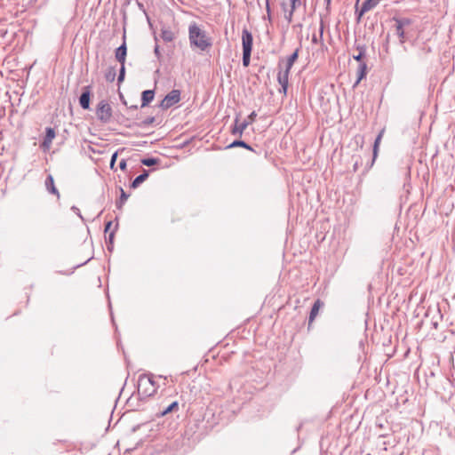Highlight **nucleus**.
Here are the masks:
<instances>
[{"instance_id":"obj_22","label":"nucleus","mask_w":455,"mask_h":455,"mask_svg":"<svg viewBox=\"0 0 455 455\" xmlns=\"http://www.w3.org/2000/svg\"><path fill=\"white\" fill-rule=\"evenodd\" d=\"M323 29H324V24H323V20H321L320 28H319V37L315 34H314L312 36L313 44L321 43V44H323Z\"/></svg>"},{"instance_id":"obj_20","label":"nucleus","mask_w":455,"mask_h":455,"mask_svg":"<svg viewBox=\"0 0 455 455\" xmlns=\"http://www.w3.org/2000/svg\"><path fill=\"white\" fill-rule=\"evenodd\" d=\"M119 189H120L121 195H120L119 199H117L116 202V206L118 210H121L123 208V205L125 204L126 200L128 199L129 194H127L121 187L119 188Z\"/></svg>"},{"instance_id":"obj_30","label":"nucleus","mask_w":455,"mask_h":455,"mask_svg":"<svg viewBox=\"0 0 455 455\" xmlns=\"http://www.w3.org/2000/svg\"><path fill=\"white\" fill-rule=\"evenodd\" d=\"M155 117L154 116H149L144 120H142L140 122V124H139L140 127H146V126H148L150 124H152L154 122H155Z\"/></svg>"},{"instance_id":"obj_36","label":"nucleus","mask_w":455,"mask_h":455,"mask_svg":"<svg viewBox=\"0 0 455 455\" xmlns=\"http://www.w3.org/2000/svg\"><path fill=\"white\" fill-rule=\"evenodd\" d=\"M117 159V152H115L112 156H111V160H110V168L111 169H114V165L116 164V161Z\"/></svg>"},{"instance_id":"obj_33","label":"nucleus","mask_w":455,"mask_h":455,"mask_svg":"<svg viewBox=\"0 0 455 455\" xmlns=\"http://www.w3.org/2000/svg\"><path fill=\"white\" fill-rule=\"evenodd\" d=\"M364 56H365V54H363L362 52H357V54L353 55V59L355 60L358 61L359 63H361V62H363V59Z\"/></svg>"},{"instance_id":"obj_3","label":"nucleus","mask_w":455,"mask_h":455,"mask_svg":"<svg viewBox=\"0 0 455 455\" xmlns=\"http://www.w3.org/2000/svg\"><path fill=\"white\" fill-rule=\"evenodd\" d=\"M148 375L143 374L138 379V392L145 397H149L156 393V387H151Z\"/></svg>"},{"instance_id":"obj_46","label":"nucleus","mask_w":455,"mask_h":455,"mask_svg":"<svg viewBox=\"0 0 455 455\" xmlns=\"http://www.w3.org/2000/svg\"><path fill=\"white\" fill-rule=\"evenodd\" d=\"M267 12L268 18H270V7H269V4H268L267 0Z\"/></svg>"},{"instance_id":"obj_29","label":"nucleus","mask_w":455,"mask_h":455,"mask_svg":"<svg viewBox=\"0 0 455 455\" xmlns=\"http://www.w3.org/2000/svg\"><path fill=\"white\" fill-rule=\"evenodd\" d=\"M118 224L116 223L115 226L114 230H112L108 235V250L111 251L113 247V241L115 236V231L117 229Z\"/></svg>"},{"instance_id":"obj_49","label":"nucleus","mask_w":455,"mask_h":455,"mask_svg":"<svg viewBox=\"0 0 455 455\" xmlns=\"http://www.w3.org/2000/svg\"><path fill=\"white\" fill-rule=\"evenodd\" d=\"M438 314H440V310L438 309ZM439 318L442 319V315H439Z\"/></svg>"},{"instance_id":"obj_1","label":"nucleus","mask_w":455,"mask_h":455,"mask_svg":"<svg viewBox=\"0 0 455 455\" xmlns=\"http://www.w3.org/2000/svg\"><path fill=\"white\" fill-rule=\"evenodd\" d=\"M188 39L192 48H197L202 52H205L212 46V38L196 22L191 23L188 27Z\"/></svg>"},{"instance_id":"obj_28","label":"nucleus","mask_w":455,"mask_h":455,"mask_svg":"<svg viewBox=\"0 0 455 455\" xmlns=\"http://www.w3.org/2000/svg\"><path fill=\"white\" fill-rule=\"evenodd\" d=\"M251 55V52L243 51V67H248L250 65Z\"/></svg>"},{"instance_id":"obj_5","label":"nucleus","mask_w":455,"mask_h":455,"mask_svg":"<svg viewBox=\"0 0 455 455\" xmlns=\"http://www.w3.org/2000/svg\"><path fill=\"white\" fill-rule=\"evenodd\" d=\"M281 65H282V60H280L278 63V68H280V70L277 74V81H278L279 84L281 85V88L279 89V92L283 93V95H286L287 89H288L290 71L283 70L281 68Z\"/></svg>"},{"instance_id":"obj_12","label":"nucleus","mask_w":455,"mask_h":455,"mask_svg":"<svg viewBox=\"0 0 455 455\" xmlns=\"http://www.w3.org/2000/svg\"><path fill=\"white\" fill-rule=\"evenodd\" d=\"M367 68V64L365 62L359 63L356 71L357 78L353 85L354 88L356 87L360 84V82L366 76Z\"/></svg>"},{"instance_id":"obj_37","label":"nucleus","mask_w":455,"mask_h":455,"mask_svg":"<svg viewBox=\"0 0 455 455\" xmlns=\"http://www.w3.org/2000/svg\"><path fill=\"white\" fill-rule=\"evenodd\" d=\"M154 52H155V55L157 57V59H160L161 58V52H160V47L159 45H156L155 46V49H154Z\"/></svg>"},{"instance_id":"obj_42","label":"nucleus","mask_w":455,"mask_h":455,"mask_svg":"<svg viewBox=\"0 0 455 455\" xmlns=\"http://www.w3.org/2000/svg\"><path fill=\"white\" fill-rule=\"evenodd\" d=\"M149 376V379H150V384H151V387H156L157 388V386H156V381L154 380L153 379V376L152 375H148Z\"/></svg>"},{"instance_id":"obj_10","label":"nucleus","mask_w":455,"mask_h":455,"mask_svg":"<svg viewBox=\"0 0 455 455\" xmlns=\"http://www.w3.org/2000/svg\"><path fill=\"white\" fill-rule=\"evenodd\" d=\"M55 138V131L52 127H46L45 129V136L42 142V147L45 148H50L52 140Z\"/></svg>"},{"instance_id":"obj_21","label":"nucleus","mask_w":455,"mask_h":455,"mask_svg":"<svg viewBox=\"0 0 455 455\" xmlns=\"http://www.w3.org/2000/svg\"><path fill=\"white\" fill-rule=\"evenodd\" d=\"M236 147H241V148H246L250 151H254V149L249 144H247L245 141H243L242 140H234L232 143H230L227 147V148H236Z\"/></svg>"},{"instance_id":"obj_19","label":"nucleus","mask_w":455,"mask_h":455,"mask_svg":"<svg viewBox=\"0 0 455 455\" xmlns=\"http://www.w3.org/2000/svg\"><path fill=\"white\" fill-rule=\"evenodd\" d=\"M160 36L166 43L172 42L175 38L174 33L170 28H165L161 29Z\"/></svg>"},{"instance_id":"obj_15","label":"nucleus","mask_w":455,"mask_h":455,"mask_svg":"<svg viewBox=\"0 0 455 455\" xmlns=\"http://www.w3.org/2000/svg\"><path fill=\"white\" fill-rule=\"evenodd\" d=\"M379 3V0H365L362 5L361 10L359 12V17L363 15V13L367 12L368 11L373 9L377 4Z\"/></svg>"},{"instance_id":"obj_17","label":"nucleus","mask_w":455,"mask_h":455,"mask_svg":"<svg viewBox=\"0 0 455 455\" xmlns=\"http://www.w3.org/2000/svg\"><path fill=\"white\" fill-rule=\"evenodd\" d=\"M300 47H298L286 60L285 68L284 70L291 71L293 64L299 58Z\"/></svg>"},{"instance_id":"obj_16","label":"nucleus","mask_w":455,"mask_h":455,"mask_svg":"<svg viewBox=\"0 0 455 455\" xmlns=\"http://www.w3.org/2000/svg\"><path fill=\"white\" fill-rule=\"evenodd\" d=\"M384 132H385V129L383 128L378 134V136L376 137L375 139V141H374V144H373V153H372V160H371V164L370 165V167L372 166L377 156H378V152H379V144H380V141H381V139L384 135Z\"/></svg>"},{"instance_id":"obj_13","label":"nucleus","mask_w":455,"mask_h":455,"mask_svg":"<svg viewBox=\"0 0 455 455\" xmlns=\"http://www.w3.org/2000/svg\"><path fill=\"white\" fill-rule=\"evenodd\" d=\"M155 91L154 90H145L141 93V108H145L150 104V102L154 100Z\"/></svg>"},{"instance_id":"obj_4","label":"nucleus","mask_w":455,"mask_h":455,"mask_svg":"<svg viewBox=\"0 0 455 455\" xmlns=\"http://www.w3.org/2000/svg\"><path fill=\"white\" fill-rule=\"evenodd\" d=\"M180 100V92L179 90L171 91L161 101L160 108L168 109Z\"/></svg>"},{"instance_id":"obj_11","label":"nucleus","mask_w":455,"mask_h":455,"mask_svg":"<svg viewBox=\"0 0 455 455\" xmlns=\"http://www.w3.org/2000/svg\"><path fill=\"white\" fill-rule=\"evenodd\" d=\"M249 125V122H242L239 123L238 117L235 119V125L231 131V133L235 136L241 137L243 135V131L247 128Z\"/></svg>"},{"instance_id":"obj_23","label":"nucleus","mask_w":455,"mask_h":455,"mask_svg":"<svg viewBox=\"0 0 455 455\" xmlns=\"http://www.w3.org/2000/svg\"><path fill=\"white\" fill-rule=\"evenodd\" d=\"M179 410V403L177 401H173L171 404H169L166 408H164L161 412V416H164L168 413L177 411Z\"/></svg>"},{"instance_id":"obj_45","label":"nucleus","mask_w":455,"mask_h":455,"mask_svg":"<svg viewBox=\"0 0 455 455\" xmlns=\"http://www.w3.org/2000/svg\"><path fill=\"white\" fill-rule=\"evenodd\" d=\"M324 1H325V3H326V10H327V12H328V11H329V9H330V5H331V0H324Z\"/></svg>"},{"instance_id":"obj_43","label":"nucleus","mask_w":455,"mask_h":455,"mask_svg":"<svg viewBox=\"0 0 455 455\" xmlns=\"http://www.w3.org/2000/svg\"><path fill=\"white\" fill-rule=\"evenodd\" d=\"M431 324L435 329L438 328V321L437 320H432Z\"/></svg>"},{"instance_id":"obj_7","label":"nucleus","mask_w":455,"mask_h":455,"mask_svg":"<svg viewBox=\"0 0 455 455\" xmlns=\"http://www.w3.org/2000/svg\"><path fill=\"white\" fill-rule=\"evenodd\" d=\"M253 44V37L251 33L247 29L243 28L242 32V45L243 51L251 52Z\"/></svg>"},{"instance_id":"obj_32","label":"nucleus","mask_w":455,"mask_h":455,"mask_svg":"<svg viewBox=\"0 0 455 455\" xmlns=\"http://www.w3.org/2000/svg\"><path fill=\"white\" fill-rule=\"evenodd\" d=\"M257 116V114L255 111H252L247 118L244 120V122H249V124H252L255 121V118Z\"/></svg>"},{"instance_id":"obj_31","label":"nucleus","mask_w":455,"mask_h":455,"mask_svg":"<svg viewBox=\"0 0 455 455\" xmlns=\"http://www.w3.org/2000/svg\"><path fill=\"white\" fill-rule=\"evenodd\" d=\"M124 76H125V67H124V64H121L119 75L117 77L118 84L122 83L124 80Z\"/></svg>"},{"instance_id":"obj_44","label":"nucleus","mask_w":455,"mask_h":455,"mask_svg":"<svg viewBox=\"0 0 455 455\" xmlns=\"http://www.w3.org/2000/svg\"><path fill=\"white\" fill-rule=\"evenodd\" d=\"M358 167H359V163H358V161L356 160V161L355 162V164H354V166H353L354 171H355V172H356V171L358 170Z\"/></svg>"},{"instance_id":"obj_48","label":"nucleus","mask_w":455,"mask_h":455,"mask_svg":"<svg viewBox=\"0 0 455 455\" xmlns=\"http://www.w3.org/2000/svg\"><path fill=\"white\" fill-rule=\"evenodd\" d=\"M120 98H121V101L123 102V104L127 105L126 100H125V99L124 98V96H122V95H121V97H120Z\"/></svg>"},{"instance_id":"obj_35","label":"nucleus","mask_w":455,"mask_h":455,"mask_svg":"<svg viewBox=\"0 0 455 455\" xmlns=\"http://www.w3.org/2000/svg\"><path fill=\"white\" fill-rule=\"evenodd\" d=\"M355 49L358 52L365 54L366 46L364 44H356Z\"/></svg>"},{"instance_id":"obj_39","label":"nucleus","mask_w":455,"mask_h":455,"mask_svg":"<svg viewBox=\"0 0 455 455\" xmlns=\"http://www.w3.org/2000/svg\"><path fill=\"white\" fill-rule=\"evenodd\" d=\"M112 225H113V222H112L111 220L108 221V222L106 223V225H105L104 232H105V233H108V232L110 230V228H111V227H112Z\"/></svg>"},{"instance_id":"obj_26","label":"nucleus","mask_w":455,"mask_h":455,"mask_svg":"<svg viewBox=\"0 0 455 455\" xmlns=\"http://www.w3.org/2000/svg\"><path fill=\"white\" fill-rule=\"evenodd\" d=\"M395 30H396V34L400 39V42L404 43L406 38H405V33L403 30V27H401V24L395 23Z\"/></svg>"},{"instance_id":"obj_25","label":"nucleus","mask_w":455,"mask_h":455,"mask_svg":"<svg viewBox=\"0 0 455 455\" xmlns=\"http://www.w3.org/2000/svg\"><path fill=\"white\" fill-rule=\"evenodd\" d=\"M140 162L143 165L150 167V166H154V165L157 164L160 162V159L155 158V157H148V158L141 159Z\"/></svg>"},{"instance_id":"obj_34","label":"nucleus","mask_w":455,"mask_h":455,"mask_svg":"<svg viewBox=\"0 0 455 455\" xmlns=\"http://www.w3.org/2000/svg\"><path fill=\"white\" fill-rule=\"evenodd\" d=\"M301 4L300 0H291V8H292V11H295V9Z\"/></svg>"},{"instance_id":"obj_40","label":"nucleus","mask_w":455,"mask_h":455,"mask_svg":"<svg viewBox=\"0 0 455 455\" xmlns=\"http://www.w3.org/2000/svg\"><path fill=\"white\" fill-rule=\"evenodd\" d=\"M293 12L294 11H292V8H291V11L289 12V13L287 15H285V18L289 23L291 22Z\"/></svg>"},{"instance_id":"obj_47","label":"nucleus","mask_w":455,"mask_h":455,"mask_svg":"<svg viewBox=\"0 0 455 455\" xmlns=\"http://www.w3.org/2000/svg\"><path fill=\"white\" fill-rule=\"evenodd\" d=\"M128 108L130 110H137L138 109V106L137 105H132V106L128 107Z\"/></svg>"},{"instance_id":"obj_6","label":"nucleus","mask_w":455,"mask_h":455,"mask_svg":"<svg viewBox=\"0 0 455 455\" xmlns=\"http://www.w3.org/2000/svg\"><path fill=\"white\" fill-rule=\"evenodd\" d=\"M91 95V86L87 85L83 87V92L79 97V104L83 109L90 108Z\"/></svg>"},{"instance_id":"obj_41","label":"nucleus","mask_w":455,"mask_h":455,"mask_svg":"<svg viewBox=\"0 0 455 455\" xmlns=\"http://www.w3.org/2000/svg\"><path fill=\"white\" fill-rule=\"evenodd\" d=\"M71 210L73 212H75L76 215H78L81 219H83L79 208H77L76 206H72Z\"/></svg>"},{"instance_id":"obj_2","label":"nucleus","mask_w":455,"mask_h":455,"mask_svg":"<svg viewBox=\"0 0 455 455\" xmlns=\"http://www.w3.org/2000/svg\"><path fill=\"white\" fill-rule=\"evenodd\" d=\"M95 114L102 124H108L111 121L113 110L109 103L102 100L97 104Z\"/></svg>"},{"instance_id":"obj_9","label":"nucleus","mask_w":455,"mask_h":455,"mask_svg":"<svg viewBox=\"0 0 455 455\" xmlns=\"http://www.w3.org/2000/svg\"><path fill=\"white\" fill-rule=\"evenodd\" d=\"M127 55V46L125 42V36H124L123 44L116 49L115 57L120 64H124Z\"/></svg>"},{"instance_id":"obj_38","label":"nucleus","mask_w":455,"mask_h":455,"mask_svg":"<svg viewBox=\"0 0 455 455\" xmlns=\"http://www.w3.org/2000/svg\"><path fill=\"white\" fill-rule=\"evenodd\" d=\"M126 166H127V164H126V160L125 159H122L119 163V168L122 170V171H124L126 169Z\"/></svg>"},{"instance_id":"obj_14","label":"nucleus","mask_w":455,"mask_h":455,"mask_svg":"<svg viewBox=\"0 0 455 455\" xmlns=\"http://www.w3.org/2000/svg\"><path fill=\"white\" fill-rule=\"evenodd\" d=\"M44 184L47 191L50 194L55 195L58 198H60V193L54 185V180L51 174L47 176Z\"/></svg>"},{"instance_id":"obj_24","label":"nucleus","mask_w":455,"mask_h":455,"mask_svg":"<svg viewBox=\"0 0 455 455\" xmlns=\"http://www.w3.org/2000/svg\"><path fill=\"white\" fill-rule=\"evenodd\" d=\"M116 76V70L115 67H109L105 74V78L108 82H114Z\"/></svg>"},{"instance_id":"obj_8","label":"nucleus","mask_w":455,"mask_h":455,"mask_svg":"<svg viewBox=\"0 0 455 455\" xmlns=\"http://www.w3.org/2000/svg\"><path fill=\"white\" fill-rule=\"evenodd\" d=\"M323 305H324V303L320 299H317L315 301V303L313 304L310 313H309V317H308V324H307L308 331L311 329V326H312L315 317L317 316L320 308L323 307Z\"/></svg>"},{"instance_id":"obj_18","label":"nucleus","mask_w":455,"mask_h":455,"mask_svg":"<svg viewBox=\"0 0 455 455\" xmlns=\"http://www.w3.org/2000/svg\"><path fill=\"white\" fill-rule=\"evenodd\" d=\"M149 172L147 170H143L142 173L137 176L131 183L132 188H137L142 182L148 178Z\"/></svg>"},{"instance_id":"obj_27","label":"nucleus","mask_w":455,"mask_h":455,"mask_svg":"<svg viewBox=\"0 0 455 455\" xmlns=\"http://www.w3.org/2000/svg\"><path fill=\"white\" fill-rule=\"evenodd\" d=\"M396 24H401V27L410 26L412 20L409 18H394Z\"/></svg>"}]
</instances>
